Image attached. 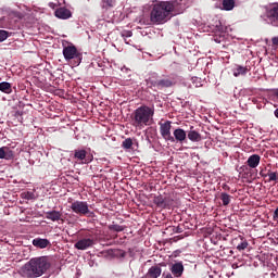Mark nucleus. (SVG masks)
I'll return each instance as SVG.
<instances>
[{
    "label": "nucleus",
    "instance_id": "obj_37",
    "mask_svg": "<svg viewBox=\"0 0 278 278\" xmlns=\"http://www.w3.org/2000/svg\"><path fill=\"white\" fill-rule=\"evenodd\" d=\"M276 97L278 98V91L276 92Z\"/></svg>",
    "mask_w": 278,
    "mask_h": 278
},
{
    "label": "nucleus",
    "instance_id": "obj_14",
    "mask_svg": "<svg viewBox=\"0 0 278 278\" xmlns=\"http://www.w3.org/2000/svg\"><path fill=\"white\" fill-rule=\"evenodd\" d=\"M261 160H262V157L260 156V154H252L249 156V159L247 161V165L250 168H257V166H260Z\"/></svg>",
    "mask_w": 278,
    "mask_h": 278
},
{
    "label": "nucleus",
    "instance_id": "obj_23",
    "mask_svg": "<svg viewBox=\"0 0 278 278\" xmlns=\"http://www.w3.org/2000/svg\"><path fill=\"white\" fill-rule=\"evenodd\" d=\"M86 150H75L74 157H76V160H86Z\"/></svg>",
    "mask_w": 278,
    "mask_h": 278
},
{
    "label": "nucleus",
    "instance_id": "obj_27",
    "mask_svg": "<svg viewBox=\"0 0 278 278\" xmlns=\"http://www.w3.org/2000/svg\"><path fill=\"white\" fill-rule=\"evenodd\" d=\"M269 181H278V172H268Z\"/></svg>",
    "mask_w": 278,
    "mask_h": 278
},
{
    "label": "nucleus",
    "instance_id": "obj_2",
    "mask_svg": "<svg viewBox=\"0 0 278 278\" xmlns=\"http://www.w3.org/2000/svg\"><path fill=\"white\" fill-rule=\"evenodd\" d=\"M49 268H51V257L38 256L25 263L20 269V275L25 278H38L42 277Z\"/></svg>",
    "mask_w": 278,
    "mask_h": 278
},
{
    "label": "nucleus",
    "instance_id": "obj_12",
    "mask_svg": "<svg viewBox=\"0 0 278 278\" xmlns=\"http://www.w3.org/2000/svg\"><path fill=\"white\" fill-rule=\"evenodd\" d=\"M187 137L191 142H201L203 139L199 131L194 130V126L190 127V130L187 131Z\"/></svg>",
    "mask_w": 278,
    "mask_h": 278
},
{
    "label": "nucleus",
    "instance_id": "obj_35",
    "mask_svg": "<svg viewBox=\"0 0 278 278\" xmlns=\"http://www.w3.org/2000/svg\"><path fill=\"white\" fill-rule=\"evenodd\" d=\"M163 277L164 278H173V275H170V274H163Z\"/></svg>",
    "mask_w": 278,
    "mask_h": 278
},
{
    "label": "nucleus",
    "instance_id": "obj_4",
    "mask_svg": "<svg viewBox=\"0 0 278 278\" xmlns=\"http://www.w3.org/2000/svg\"><path fill=\"white\" fill-rule=\"evenodd\" d=\"M148 88L152 90H164V88H173L175 86V80L173 78H160L157 74H151L148 79H146Z\"/></svg>",
    "mask_w": 278,
    "mask_h": 278
},
{
    "label": "nucleus",
    "instance_id": "obj_28",
    "mask_svg": "<svg viewBox=\"0 0 278 278\" xmlns=\"http://www.w3.org/2000/svg\"><path fill=\"white\" fill-rule=\"evenodd\" d=\"M154 203L159 207H163V205H164V198H162L161 195L154 198Z\"/></svg>",
    "mask_w": 278,
    "mask_h": 278
},
{
    "label": "nucleus",
    "instance_id": "obj_29",
    "mask_svg": "<svg viewBox=\"0 0 278 278\" xmlns=\"http://www.w3.org/2000/svg\"><path fill=\"white\" fill-rule=\"evenodd\" d=\"M110 229H112L113 231H117V232L125 231V227H123L121 225H112V226H110Z\"/></svg>",
    "mask_w": 278,
    "mask_h": 278
},
{
    "label": "nucleus",
    "instance_id": "obj_30",
    "mask_svg": "<svg viewBox=\"0 0 278 278\" xmlns=\"http://www.w3.org/2000/svg\"><path fill=\"white\" fill-rule=\"evenodd\" d=\"M247 247H249V242H247V240L242 241L238 247L237 250L238 251H244V249H247Z\"/></svg>",
    "mask_w": 278,
    "mask_h": 278
},
{
    "label": "nucleus",
    "instance_id": "obj_1",
    "mask_svg": "<svg viewBox=\"0 0 278 278\" xmlns=\"http://www.w3.org/2000/svg\"><path fill=\"white\" fill-rule=\"evenodd\" d=\"M175 14H181L184 12V4L179 1H160L151 7L150 10V23L152 25H164L170 20V16Z\"/></svg>",
    "mask_w": 278,
    "mask_h": 278
},
{
    "label": "nucleus",
    "instance_id": "obj_5",
    "mask_svg": "<svg viewBox=\"0 0 278 278\" xmlns=\"http://www.w3.org/2000/svg\"><path fill=\"white\" fill-rule=\"evenodd\" d=\"M72 212L74 214H78L79 216H88L90 214V208L88 206V202L84 201H75L71 205Z\"/></svg>",
    "mask_w": 278,
    "mask_h": 278
},
{
    "label": "nucleus",
    "instance_id": "obj_21",
    "mask_svg": "<svg viewBox=\"0 0 278 278\" xmlns=\"http://www.w3.org/2000/svg\"><path fill=\"white\" fill-rule=\"evenodd\" d=\"M116 5V0H102L101 8L102 10H110V8H114Z\"/></svg>",
    "mask_w": 278,
    "mask_h": 278
},
{
    "label": "nucleus",
    "instance_id": "obj_25",
    "mask_svg": "<svg viewBox=\"0 0 278 278\" xmlns=\"http://www.w3.org/2000/svg\"><path fill=\"white\" fill-rule=\"evenodd\" d=\"M12 36V33L8 30H0V42H4V40H8Z\"/></svg>",
    "mask_w": 278,
    "mask_h": 278
},
{
    "label": "nucleus",
    "instance_id": "obj_19",
    "mask_svg": "<svg viewBox=\"0 0 278 278\" xmlns=\"http://www.w3.org/2000/svg\"><path fill=\"white\" fill-rule=\"evenodd\" d=\"M249 73V67L242 66V65H237L233 68V76L235 77H240V75H247Z\"/></svg>",
    "mask_w": 278,
    "mask_h": 278
},
{
    "label": "nucleus",
    "instance_id": "obj_26",
    "mask_svg": "<svg viewBox=\"0 0 278 278\" xmlns=\"http://www.w3.org/2000/svg\"><path fill=\"white\" fill-rule=\"evenodd\" d=\"M122 147L124 149H131V147H134V141L131 140V138H127L123 141Z\"/></svg>",
    "mask_w": 278,
    "mask_h": 278
},
{
    "label": "nucleus",
    "instance_id": "obj_13",
    "mask_svg": "<svg viewBox=\"0 0 278 278\" xmlns=\"http://www.w3.org/2000/svg\"><path fill=\"white\" fill-rule=\"evenodd\" d=\"M170 273L174 277H181L184 275V263L178 262L172 265Z\"/></svg>",
    "mask_w": 278,
    "mask_h": 278
},
{
    "label": "nucleus",
    "instance_id": "obj_33",
    "mask_svg": "<svg viewBox=\"0 0 278 278\" xmlns=\"http://www.w3.org/2000/svg\"><path fill=\"white\" fill-rule=\"evenodd\" d=\"M49 8H52V10H55L56 4H55V3H53V2H50V3H49Z\"/></svg>",
    "mask_w": 278,
    "mask_h": 278
},
{
    "label": "nucleus",
    "instance_id": "obj_9",
    "mask_svg": "<svg viewBox=\"0 0 278 278\" xmlns=\"http://www.w3.org/2000/svg\"><path fill=\"white\" fill-rule=\"evenodd\" d=\"M266 15L271 23H278V3L269 5Z\"/></svg>",
    "mask_w": 278,
    "mask_h": 278
},
{
    "label": "nucleus",
    "instance_id": "obj_10",
    "mask_svg": "<svg viewBox=\"0 0 278 278\" xmlns=\"http://www.w3.org/2000/svg\"><path fill=\"white\" fill-rule=\"evenodd\" d=\"M54 16H56V18H62L63 21H66L71 18V16H73V13L66 8H59L55 10Z\"/></svg>",
    "mask_w": 278,
    "mask_h": 278
},
{
    "label": "nucleus",
    "instance_id": "obj_15",
    "mask_svg": "<svg viewBox=\"0 0 278 278\" xmlns=\"http://www.w3.org/2000/svg\"><path fill=\"white\" fill-rule=\"evenodd\" d=\"M162 275V267L159 265L149 268L148 273L144 275L146 278H157Z\"/></svg>",
    "mask_w": 278,
    "mask_h": 278
},
{
    "label": "nucleus",
    "instance_id": "obj_32",
    "mask_svg": "<svg viewBox=\"0 0 278 278\" xmlns=\"http://www.w3.org/2000/svg\"><path fill=\"white\" fill-rule=\"evenodd\" d=\"M271 42H273V45H274L275 47H278V37H274V38L271 39Z\"/></svg>",
    "mask_w": 278,
    "mask_h": 278
},
{
    "label": "nucleus",
    "instance_id": "obj_22",
    "mask_svg": "<svg viewBox=\"0 0 278 278\" xmlns=\"http://www.w3.org/2000/svg\"><path fill=\"white\" fill-rule=\"evenodd\" d=\"M236 8V1L233 0H223V10L230 11Z\"/></svg>",
    "mask_w": 278,
    "mask_h": 278
},
{
    "label": "nucleus",
    "instance_id": "obj_8",
    "mask_svg": "<svg viewBox=\"0 0 278 278\" xmlns=\"http://www.w3.org/2000/svg\"><path fill=\"white\" fill-rule=\"evenodd\" d=\"M74 247L78 251H86V249H90L94 247V239H90V238L80 239L74 244Z\"/></svg>",
    "mask_w": 278,
    "mask_h": 278
},
{
    "label": "nucleus",
    "instance_id": "obj_7",
    "mask_svg": "<svg viewBox=\"0 0 278 278\" xmlns=\"http://www.w3.org/2000/svg\"><path fill=\"white\" fill-rule=\"evenodd\" d=\"M63 55L65 60H75L78 58L79 62H81V54L77 52V48L75 46H67L63 49Z\"/></svg>",
    "mask_w": 278,
    "mask_h": 278
},
{
    "label": "nucleus",
    "instance_id": "obj_3",
    "mask_svg": "<svg viewBox=\"0 0 278 278\" xmlns=\"http://www.w3.org/2000/svg\"><path fill=\"white\" fill-rule=\"evenodd\" d=\"M154 114L155 109L147 105L139 106L132 113V126L137 129H142V127H149V125H153Z\"/></svg>",
    "mask_w": 278,
    "mask_h": 278
},
{
    "label": "nucleus",
    "instance_id": "obj_36",
    "mask_svg": "<svg viewBox=\"0 0 278 278\" xmlns=\"http://www.w3.org/2000/svg\"><path fill=\"white\" fill-rule=\"evenodd\" d=\"M127 38H131V31H127L125 35Z\"/></svg>",
    "mask_w": 278,
    "mask_h": 278
},
{
    "label": "nucleus",
    "instance_id": "obj_17",
    "mask_svg": "<svg viewBox=\"0 0 278 278\" xmlns=\"http://www.w3.org/2000/svg\"><path fill=\"white\" fill-rule=\"evenodd\" d=\"M33 245L37 249H47V247H51V241L49 239L36 238L33 240Z\"/></svg>",
    "mask_w": 278,
    "mask_h": 278
},
{
    "label": "nucleus",
    "instance_id": "obj_6",
    "mask_svg": "<svg viewBox=\"0 0 278 278\" xmlns=\"http://www.w3.org/2000/svg\"><path fill=\"white\" fill-rule=\"evenodd\" d=\"M160 134L167 142H175V137L170 134L173 128V122L166 121L165 123H160Z\"/></svg>",
    "mask_w": 278,
    "mask_h": 278
},
{
    "label": "nucleus",
    "instance_id": "obj_31",
    "mask_svg": "<svg viewBox=\"0 0 278 278\" xmlns=\"http://www.w3.org/2000/svg\"><path fill=\"white\" fill-rule=\"evenodd\" d=\"M273 219L278 220V207L274 211Z\"/></svg>",
    "mask_w": 278,
    "mask_h": 278
},
{
    "label": "nucleus",
    "instance_id": "obj_11",
    "mask_svg": "<svg viewBox=\"0 0 278 278\" xmlns=\"http://www.w3.org/2000/svg\"><path fill=\"white\" fill-rule=\"evenodd\" d=\"M0 160H14V151L10 147L0 148Z\"/></svg>",
    "mask_w": 278,
    "mask_h": 278
},
{
    "label": "nucleus",
    "instance_id": "obj_34",
    "mask_svg": "<svg viewBox=\"0 0 278 278\" xmlns=\"http://www.w3.org/2000/svg\"><path fill=\"white\" fill-rule=\"evenodd\" d=\"M260 175H261V177H268V174H265V173H264V169H262V170L260 172Z\"/></svg>",
    "mask_w": 278,
    "mask_h": 278
},
{
    "label": "nucleus",
    "instance_id": "obj_18",
    "mask_svg": "<svg viewBox=\"0 0 278 278\" xmlns=\"http://www.w3.org/2000/svg\"><path fill=\"white\" fill-rule=\"evenodd\" d=\"M46 218L52 220V223H58V220H62V213L60 211H49L46 213Z\"/></svg>",
    "mask_w": 278,
    "mask_h": 278
},
{
    "label": "nucleus",
    "instance_id": "obj_16",
    "mask_svg": "<svg viewBox=\"0 0 278 278\" xmlns=\"http://www.w3.org/2000/svg\"><path fill=\"white\" fill-rule=\"evenodd\" d=\"M188 134L186 132V130L181 129V128H177L174 130V140L176 142H180V144L186 141Z\"/></svg>",
    "mask_w": 278,
    "mask_h": 278
},
{
    "label": "nucleus",
    "instance_id": "obj_24",
    "mask_svg": "<svg viewBox=\"0 0 278 278\" xmlns=\"http://www.w3.org/2000/svg\"><path fill=\"white\" fill-rule=\"evenodd\" d=\"M220 199H222L223 205H229V203H231V195L225 192L220 194Z\"/></svg>",
    "mask_w": 278,
    "mask_h": 278
},
{
    "label": "nucleus",
    "instance_id": "obj_20",
    "mask_svg": "<svg viewBox=\"0 0 278 278\" xmlns=\"http://www.w3.org/2000/svg\"><path fill=\"white\" fill-rule=\"evenodd\" d=\"M0 91L10 94L12 92V85L8 81L0 83Z\"/></svg>",
    "mask_w": 278,
    "mask_h": 278
}]
</instances>
